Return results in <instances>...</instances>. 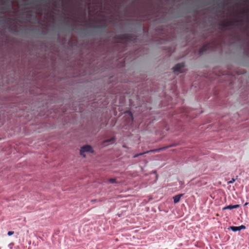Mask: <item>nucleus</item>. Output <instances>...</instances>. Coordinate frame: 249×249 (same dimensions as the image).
I'll use <instances>...</instances> for the list:
<instances>
[{
    "label": "nucleus",
    "mask_w": 249,
    "mask_h": 249,
    "mask_svg": "<svg viewBox=\"0 0 249 249\" xmlns=\"http://www.w3.org/2000/svg\"><path fill=\"white\" fill-rule=\"evenodd\" d=\"M116 38L121 41L120 42V43H121L122 41L124 42L125 43L135 42L136 39V36L130 34L119 35L117 36Z\"/></svg>",
    "instance_id": "obj_1"
},
{
    "label": "nucleus",
    "mask_w": 249,
    "mask_h": 249,
    "mask_svg": "<svg viewBox=\"0 0 249 249\" xmlns=\"http://www.w3.org/2000/svg\"><path fill=\"white\" fill-rule=\"evenodd\" d=\"M93 151L92 150V148L91 146L89 145H86L82 146L80 150V154L81 155L83 156L84 157H86V155L84 154L85 152H90L93 153Z\"/></svg>",
    "instance_id": "obj_2"
},
{
    "label": "nucleus",
    "mask_w": 249,
    "mask_h": 249,
    "mask_svg": "<svg viewBox=\"0 0 249 249\" xmlns=\"http://www.w3.org/2000/svg\"><path fill=\"white\" fill-rule=\"evenodd\" d=\"M213 47V44L208 43L203 46L199 50V53L202 54Z\"/></svg>",
    "instance_id": "obj_3"
},
{
    "label": "nucleus",
    "mask_w": 249,
    "mask_h": 249,
    "mask_svg": "<svg viewBox=\"0 0 249 249\" xmlns=\"http://www.w3.org/2000/svg\"><path fill=\"white\" fill-rule=\"evenodd\" d=\"M246 229V227L244 225H241L240 226H231L228 229L231 230L233 231H240L241 230H244Z\"/></svg>",
    "instance_id": "obj_4"
},
{
    "label": "nucleus",
    "mask_w": 249,
    "mask_h": 249,
    "mask_svg": "<svg viewBox=\"0 0 249 249\" xmlns=\"http://www.w3.org/2000/svg\"><path fill=\"white\" fill-rule=\"evenodd\" d=\"M184 66V63H178L173 68V71L174 72L179 71Z\"/></svg>",
    "instance_id": "obj_5"
},
{
    "label": "nucleus",
    "mask_w": 249,
    "mask_h": 249,
    "mask_svg": "<svg viewBox=\"0 0 249 249\" xmlns=\"http://www.w3.org/2000/svg\"><path fill=\"white\" fill-rule=\"evenodd\" d=\"M239 207H240V205H238V204L234 205H228V206L224 207L223 208V210H227V209L231 210L232 209L238 208Z\"/></svg>",
    "instance_id": "obj_6"
},
{
    "label": "nucleus",
    "mask_w": 249,
    "mask_h": 249,
    "mask_svg": "<svg viewBox=\"0 0 249 249\" xmlns=\"http://www.w3.org/2000/svg\"><path fill=\"white\" fill-rule=\"evenodd\" d=\"M183 195V194H178V195H177L174 196L173 197L174 202L175 203H177L180 200L181 197Z\"/></svg>",
    "instance_id": "obj_7"
},
{
    "label": "nucleus",
    "mask_w": 249,
    "mask_h": 249,
    "mask_svg": "<svg viewBox=\"0 0 249 249\" xmlns=\"http://www.w3.org/2000/svg\"><path fill=\"white\" fill-rule=\"evenodd\" d=\"M231 25H232L231 22L226 21L224 20L223 21V22H222V23L221 24L222 28H225V27H228L229 26H231Z\"/></svg>",
    "instance_id": "obj_8"
},
{
    "label": "nucleus",
    "mask_w": 249,
    "mask_h": 249,
    "mask_svg": "<svg viewBox=\"0 0 249 249\" xmlns=\"http://www.w3.org/2000/svg\"><path fill=\"white\" fill-rule=\"evenodd\" d=\"M156 151H157V150H153L146 151V152H143V153H139V154H135V155H134L133 157L134 158H137V157H139V156H141V155H143V154H144L145 153H148L149 152Z\"/></svg>",
    "instance_id": "obj_9"
},
{
    "label": "nucleus",
    "mask_w": 249,
    "mask_h": 249,
    "mask_svg": "<svg viewBox=\"0 0 249 249\" xmlns=\"http://www.w3.org/2000/svg\"><path fill=\"white\" fill-rule=\"evenodd\" d=\"M114 140H115V138L114 137H112L110 139H108L104 141L103 142V144H105L106 143H107V142H113L114 141Z\"/></svg>",
    "instance_id": "obj_10"
},
{
    "label": "nucleus",
    "mask_w": 249,
    "mask_h": 249,
    "mask_svg": "<svg viewBox=\"0 0 249 249\" xmlns=\"http://www.w3.org/2000/svg\"><path fill=\"white\" fill-rule=\"evenodd\" d=\"M109 182L112 183H116V180L115 178H109L108 180Z\"/></svg>",
    "instance_id": "obj_11"
},
{
    "label": "nucleus",
    "mask_w": 249,
    "mask_h": 249,
    "mask_svg": "<svg viewBox=\"0 0 249 249\" xmlns=\"http://www.w3.org/2000/svg\"><path fill=\"white\" fill-rule=\"evenodd\" d=\"M235 180V179L232 178L230 181H228V183H233Z\"/></svg>",
    "instance_id": "obj_12"
},
{
    "label": "nucleus",
    "mask_w": 249,
    "mask_h": 249,
    "mask_svg": "<svg viewBox=\"0 0 249 249\" xmlns=\"http://www.w3.org/2000/svg\"><path fill=\"white\" fill-rule=\"evenodd\" d=\"M13 233H14V231H9L8 232V235L9 236L12 235Z\"/></svg>",
    "instance_id": "obj_13"
},
{
    "label": "nucleus",
    "mask_w": 249,
    "mask_h": 249,
    "mask_svg": "<svg viewBox=\"0 0 249 249\" xmlns=\"http://www.w3.org/2000/svg\"><path fill=\"white\" fill-rule=\"evenodd\" d=\"M97 201V199H92V200H91V201L92 202H96Z\"/></svg>",
    "instance_id": "obj_14"
},
{
    "label": "nucleus",
    "mask_w": 249,
    "mask_h": 249,
    "mask_svg": "<svg viewBox=\"0 0 249 249\" xmlns=\"http://www.w3.org/2000/svg\"><path fill=\"white\" fill-rule=\"evenodd\" d=\"M247 11H244L242 12V13H245V12H246Z\"/></svg>",
    "instance_id": "obj_15"
},
{
    "label": "nucleus",
    "mask_w": 249,
    "mask_h": 249,
    "mask_svg": "<svg viewBox=\"0 0 249 249\" xmlns=\"http://www.w3.org/2000/svg\"><path fill=\"white\" fill-rule=\"evenodd\" d=\"M130 115H131V117H132V115L131 112H130Z\"/></svg>",
    "instance_id": "obj_16"
},
{
    "label": "nucleus",
    "mask_w": 249,
    "mask_h": 249,
    "mask_svg": "<svg viewBox=\"0 0 249 249\" xmlns=\"http://www.w3.org/2000/svg\"><path fill=\"white\" fill-rule=\"evenodd\" d=\"M248 204V203L246 202L245 204V205H247Z\"/></svg>",
    "instance_id": "obj_17"
}]
</instances>
